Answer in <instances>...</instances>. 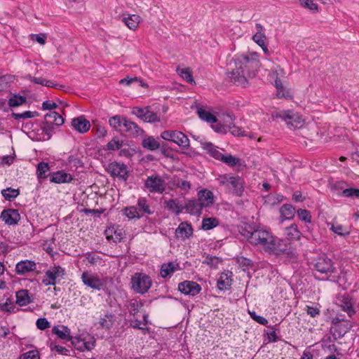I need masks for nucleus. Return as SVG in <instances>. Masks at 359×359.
<instances>
[{"label": "nucleus", "mask_w": 359, "mask_h": 359, "mask_svg": "<svg viewBox=\"0 0 359 359\" xmlns=\"http://www.w3.org/2000/svg\"><path fill=\"white\" fill-rule=\"evenodd\" d=\"M32 302V297L27 290H20L16 292V304L19 306H26Z\"/></svg>", "instance_id": "cd10ccee"}, {"label": "nucleus", "mask_w": 359, "mask_h": 359, "mask_svg": "<svg viewBox=\"0 0 359 359\" xmlns=\"http://www.w3.org/2000/svg\"><path fill=\"white\" fill-rule=\"evenodd\" d=\"M142 145L144 148L150 151H155L160 148L159 142L152 136L144 138L142 140Z\"/></svg>", "instance_id": "c9c22d12"}, {"label": "nucleus", "mask_w": 359, "mask_h": 359, "mask_svg": "<svg viewBox=\"0 0 359 359\" xmlns=\"http://www.w3.org/2000/svg\"><path fill=\"white\" fill-rule=\"evenodd\" d=\"M202 148L217 160L222 161L224 154L218 149V147L213 145L210 142H201Z\"/></svg>", "instance_id": "a878e982"}, {"label": "nucleus", "mask_w": 359, "mask_h": 359, "mask_svg": "<svg viewBox=\"0 0 359 359\" xmlns=\"http://www.w3.org/2000/svg\"><path fill=\"white\" fill-rule=\"evenodd\" d=\"M0 309L3 311L12 313L14 312L15 306L13 304L11 300L8 298L5 303L0 304Z\"/></svg>", "instance_id": "5fc2aeb1"}, {"label": "nucleus", "mask_w": 359, "mask_h": 359, "mask_svg": "<svg viewBox=\"0 0 359 359\" xmlns=\"http://www.w3.org/2000/svg\"><path fill=\"white\" fill-rule=\"evenodd\" d=\"M57 107V104L55 102H50L49 100L45 101L42 104V109L43 110H51L55 109Z\"/></svg>", "instance_id": "774afa93"}, {"label": "nucleus", "mask_w": 359, "mask_h": 359, "mask_svg": "<svg viewBox=\"0 0 359 359\" xmlns=\"http://www.w3.org/2000/svg\"><path fill=\"white\" fill-rule=\"evenodd\" d=\"M205 262L210 267L216 268L217 264L221 262V259L216 257H210L205 259Z\"/></svg>", "instance_id": "0e129e2a"}, {"label": "nucleus", "mask_w": 359, "mask_h": 359, "mask_svg": "<svg viewBox=\"0 0 359 359\" xmlns=\"http://www.w3.org/2000/svg\"><path fill=\"white\" fill-rule=\"evenodd\" d=\"M113 232V229H108L106 231V236L108 240H113L114 242L120 241L121 238L120 234H117L116 231H114L115 237L111 234Z\"/></svg>", "instance_id": "338daca9"}, {"label": "nucleus", "mask_w": 359, "mask_h": 359, "mask_svg": "<svg viewBox=\"0 0 359 359\" xmlns=\"http://www.w3.org/2000/svg\"><path fill=\"white\" fill-rule=\"evenodd\" d=\"M179 268V264L175 262H169L163 264L161 268V276L163 278H166L168 276L174 273Z\"/></svg>", "instance_id": "f704fd0d"}, {"label": "nucleus", "mask_w": 359, "mask_h": 359, "mask_svg": "<svg viewBox=\"0 0 359 359\" xmlns=\"http://www.w3.org/2000/svg\"><path fill=\"white\" fill-rule=\"evenodd\" d=\"M250 317L255 320L257 323L262 325H266L268 323V320L263 316H258L255 311H249Z\"/></svg>", "instance_id": "052dcab7"}, {"label": "nucleus", "mask_w": 359, "mask_h": 359, "mask_svg": "<svg viewBox=\"0 0 359 359\" xmlns=\"http://www.w3.org/2000/svg\"><path fill=\"white\" fill-rule=\"evenodd\" d=\"M123 131L127 133L129 136L138 137L144 134V130L140 128L137 123L128 119Z\"/></svg>", "instance_id": "b1692460"}, {"label": "nucleus", "mask_w": 359, "mask_h": 359, "mask_svg": "<svg viewBox=\"0 0 359 359\" xmlns=\"http://www.w3.org/2000/svg\"><path fill=\"white\" fill-rule=\"evenodd\" d=\"M73 180L72 175L62 170L57 171L51 175L50 181L56 184L69 183Z\"/></svg>", "instance_id": "5701e85b"}, {"label": "nucleus", "mask_w": 359, "mask_h": 359, "mask_svg": "<svg viewBox=\"0 0 359 359\" xmlns=\"http://www.w3.org/2000/svg\"><path fill=\"white\" fill-rule=\"evenodd\" d=\"M222 161L225 163L226 164L233 166L237 164L238 159L233 157L231 154L224 155L222 158Z\"/></svg>", "instance_id": "bf43d9fd"}, {"label": "nucleus", "mask_w": 359, "mask_h": 359, "mask_svg": "<svg viewBox=\"0 0 359 359\" xmlns=\"http://www.w3.org/2000/svg\"><path fill=\"white\" fill-rule=\"evenodd\" d=\"M230 133L234 136H244L245 135V131L242 130L240 127L234 125L230 124L229 126Z\"/></svg>", "instance_id": "13d9d810"}, {"label": "nucleus", "mask_w": 359, "mask_h": 359, "mask_svg": "<svg viewBox=\"0 0 359 359\" xmlns=\"http://www.w3.org/2000/svg\"><path fill=\"white\" fill-rule=\"evenodd\" d=\"M50 167L48 163L41 162L37 165L36 174L38 178L44 179L46 177V172L49 170Z\"/></svg>", "instance_id": "49530a36"}, {"label": "nucleus", "mask_w": 359, "mask_h": 359, "mask_svg": "<svg viewBox=\"0 0 359 359\" xmlns=\"http://www.w3.org/2000/svg\"><path fill=\"white\" fill-rule=\"evenodd\" d=\"M197 114L201 119L208 123H213L217 122L216 116L202 107H197Z\"/></svg>", "instance_id": "2f4dec72"}, {"label": "nucleus", "mask_w": 359, "mask_h": 359, "mask_svg": "<svg viewBox=\"0 0 359 359\" xmlns=\"http://www.w3.org/2000/svg\"><path fill=\"white\" fill-rule=\"evenodd\" d=\"M81 279L84 285L95 290L100 291L104 286V283L100 277L97 274L89 271L83 272Z\"/></svg>", "instance_id": "9d476101"}, {"label": "nucleus", "mask_w": 359, "mask_h": 359, "mask_svg": "<svg viewBox=\"0 0 359 359\" xmlns=\"http://www.w3.org/2000/svg\"><path fill=\"white\" fill-rule=\"evenodd\" d=\"M132 288L140 294L146 293L152 285L151 278L145 273H136L131 278Z\"/></svg>", "instance_id": "423d86ee"}, {"label": "nucleus", "mask_w": 359, "mask_h": 359, "mask_svg": "<svg viewBox=\"0 0 359 359\" xmlns=\"http://www.w3.org/2000/svg\"><path fill=\"white\" fill-rule=\"evenodd\" d=\"M29 81L36 83V84H41L42 86H45L46 87H51L55 89H62L65 88V86L55 83L54 81L50 80H46L41 77H35V76H29Z\"/></svg>", "instance_id": "bb28decb"}, {"label": "nucleus", "mask_w": 359, "mask_h": 359, "mask_svg": "<svg viewBox=\"0 0 359 359\" xmlns=\"http://www.w3.org/2000/svg\"><path fill=\"white\" fill-rule=\"evenodd\" d=\"M300 5L311 11L317 12L318 11V6L314 2V0H299Z\"/></svg>", "instance_id": "8fccbe9b"}, {"label": "nucleus", "mask_w": 359, "mask_h": 359, "mask_svg": "<svg viewBox=\"0 0 359 359\" xmlns=\"http://www.w3.org/2000/svg\"><path fill=\"white\" fill-rule=\"evenodd\" d=\"M26 102V97L21 95H13L8 100V105L12 107H16L22 105Z\"/></svg>", "instance_id": "de8ad7c7"}, {"label": "nucleus", "mask_w": 359, "mask_h": 359, "mask_svg": "<svg viewBox=\"0 0 359 359\" xmlns=\"http://www.w3.org/2000/svg\"><path fill=\"white\" fill-rule=\"evenodd\" d=\"M123 214L129 219H140L142 217V214L140 212L137 207L130 206L127 207L123 210Z\"/></svg>", "instance_id": "a19ab883"}, {"label": "nucleus", "mask_w": 359, "mask_h": 359, "mask_svg": "<svg viewBox=\"0 0 359 359\" xmlns=\"http://www.w3.org/2000/svg\"><path fill=\"white\" fill-rule=\"evenodd\" d=\"M178 290L186 295L195 296L200 292L201 288L198 283L186 280L178 285Z\"/></svg>", "instance_id": "2eb2a0df"}, {"label": "nucleus", "mask_w": 359, "mask_h": 359, "mask_svg": "<svg viewBox=\"0 0 359 359\" xmlns=\"http://www.w3.org/2000/svg\"><path fill=\"white\" fill-rule=\"evenodd\" d=\"M52 332L60 339L65 341H71L72 339L70 330L63 325L54 326L52 329Z\"/></svg>", "instance_id": "412c9836"}, {"label": "nucleus", "mask_w": 359, "mask_h": 359, "mask_svg": "<svg viewBox=\"0 0 359 359\" xmlns=\"http://www.w3.org/2000/svg\"><path fill=\"white\" fill-rule=\"evenodd\" d=\"M306 313L311 316V317H316L320 314V307L315 306H306Z\"/></svg>", "instance_id": "680f3d73"}, {"label": "nucleus", "mask_w": 359, "mask_h": 359, "mask_svg": "<svg viewBox=\"0 0 359 359\" xmlns=\"http://www.w3.org/2000/svg\"><path fill=\"white\" fill-rule=\"evenodd\" d=\"M314 266L316 270L320 273L331 274L335 271L332 259L324 255L317 258Z\"/></svg>", "instance_id": "f8f14e48"}, {"label": "nucleus", "mask_w": 359, "mask_h": 359, "mask_svg": "<svg viewBox=\"0 0 359 359\" xmlns=\"http://www.w3.org/2000/svg\"><path fill=\"white\" fill-rule=\"evenodd\" d=\"M125 25L131 30H135L140 22V17L137 15H129L123 18Z\"/></svg>", "instance_id": "473e14b6"}, {"label": "nucleus", "mask_w": 359, "mask_h": 359, "mask_svg": "<svg viewBox=\"0 0 359 359\" xmlns=\"http://www.w3.org/2000/svg\"><path fill=\"white\" fill-rule=\"evenodd\" d=\"M342 195L346 197L359 198V189H346L343 190Z\"/></svg>", "instance_id": "6e6d98bb"}, {"label": "nucleus", "mask_w": 359, "mask_h": 359, "mask_svg": "<svg viewBox=\"0 0 359 359\" xmlns=\"http://www.w3.org/2000/svg\"><path fill=\"white\" fill-rule=\"evenodd\" d=\"M0 218L8 225H15L20 219V215L17 210L7 209L4 210Z\"/></svg>", "instance_id": "dca6fc26"}, {"label": "nucleus", "mask_w": 359, "mask_h": 359, "mask_svg": "<svg viewBox=\"0 0 359 359\" xmlns=\"http://www.w3.org/2000/svg\"><path fill=\"white\" fill-rule=\"evenodd\" d=\"M264 238L259 245V248L266 252L276 255H287L288 257H294L295 252L291 244L286 241L274 236L270 231H266Z\"/></svg>", "instance_id": "f03ea898"}, {"label": "nucleus", "mask_w": 359, "mask_h": 359, "mask_svg": "<svg viewBox=\"0 0 359 359\" xmlns=\"http://www.w3.org/2000/svg\"><path fill=\"white\" fill-rule=\"evenodd\" d=\"M45 119L53 126H61L64 123L63 118L56 111H50L45 116Z\"/></svg>", "instance_id": "7c9ffc66"}, {"label": "nucleus", "mask_w": 359, "mask_h": 359, "mask_svg": "<svg viewBox=\"0 0 359 359\" xmlns=\"http://www.w3.org/2000/svg\"><path fill=\"white\" fill-rule=\"evenodd\" d=\"M220 186H223L229 193L241 196L244 191V182L238 175L231 173L219 175L216 179Z\"/></svg>", "instance_id": "7ed1b4c3"}, {"label": "nucleus", "mask_w": 359, "mask_h": 359, "mask_svg": "<svg viewBox=\"0 0 359 359\" xmlns=\"http://www.w3.org/2000/svg\"><path fill=\"white\" fill-rule=\"evenodd\" d=\"M231 272L222 273L217 281V287L220 290H227L231 288L232 284Z\"/></svg>", "instance_id": "393cba45"}, {"label": "nucleus", "mask_w": 359, "mask_h": 359, "mask_svg": "<svg viewBox=\"0 0 359 359\" xmlns=\"http://www.w3.org/2000/svg\"><path fill=\"white\" fill-rule=\"evenodd\" d=\"M137 210L142 214V216L146 215H152L154 211L150 208V206L145 198H140L137 200Z\"/></svg>", "instance_id": "58836bf2"}, {"label": "nucleus", "mask_w": 359, "mask_h": 359, "mask_svg": "<svg viewBox=\"0 0 359 359\" xmlns=\"http://www.w3.org/2000/svg\"><path fill=\"white\" fill-rule=\"evenodd\" d=\"M36 269V263L31 260H23L17 263L15 272L18 275H24Z\"/></svg>", "instance_id": "6ab92c4d"}, {"label": "nucleus", "mask_w": 359, "mask_h": 359, "mask_svg": "<svg viewBox=\"0 0 359 359\" xmlns=\"http://www.w3.org/2000/svg\"><path fill=\"white\" fill-rule=\"evenodd\" d=\"M65 276V269L59 266L54 265L48 268L42 279V283L46 286L55 285Z\"/></svg>", "instance_id": "20e7f679"}, {"label": "nucleus", "mask_w": 359, "mask_h": 359, "mask_svg": "<svg viewBox=\"0 0 359 359\" xmlns=\"http://www.w3.org/2000/svg\"><path fill=\"white\" fill-rule=\"evenodd\" d=\"M41 128H42V133H43L42 139H48V140H50L53 133L54 126L46 121Z\"/></svg>", "instance_id": "37998d69"}, {"label": "nucleus", "mask_w": 359, "mask_h": 359, "mask_svg": "<svg viewBox=\"0 0 359 359\" xmlns=\"http://www.w3.org/2000/svg\"><path fill=\"white\" fill-rule=\"evenodd\" d=\"M161 137L165 140L175 143L182 149H188L189 148V140L181 131L164 130L161 133Z\"/></svg>", "instance_id": "39448f33"}, {"label": "nucleus", "mask_w": 359, "mask_h": 359, "mask_svg": "<svg viewBox=\"0 0 359 359\" xmlns=\"http://www.w3.org/2000/svg\"><path fill=\"white\" fill-rule=\"evenodd\" d=\"M192 234V226L187 222H181L175 229V237L179 240L184 241L190 238Z\"/></svg>", "instance_id": "f3484780"}, {"label": "nucleus", "mask_w": 359, "mask_h": 359, "mask_svg": "<svg viewBox=\"0 0 359 359\" xmlns=\"http://www.w3.org/2000/svg\"><path fill=\"white\" fill-rule=\"evenodd\" d=\"M275 117L283 120L289 128H301L304 125V119L297 113L291 111H281L276 112Z\"/></svg>", "instance_id": "0eeeda50"}, {"label": "nucleus", "mask_w": 359, "mask_h": 359, "mask_svg": "<svg viewBox=\"0 0 359 359\" xmlns=\"http://www.w3.org/2000/svg\"><path fill=\"white\" fill-rule=\"evenodd\" d=\"M297 216L300 220H302L306 223H310L311 222V214L306 210L299 209L297 210Z\"/></svg>", "instance_id": "3c124183"}, {"label": "nucleus", "mask_w": 359, "mask_h": 359, "mask_svg": "<svg viewBox=\"0 0 359 359\" xmlns=\"http://www.w3.org/2000/svg\"><path fill=\"white\" fill-rule=\"evenodd\" d=\"M123 145V141L113 139L110 142H109L107 144V148L110 151L118 150L121 148Z\"/></svg>", "instance_id": "603ef678"}, {"label": "nucleus", "mask_w": 359, "mask_h": 359, "mask_svg": "<svg viewBox=\"0 0 359 359\" xmlns=\"http://www.w3.org/2000/svg\"><path fill=\"white\" fill-rule=\"evenodd\" d=\"M72 126L80 133H86L90 128V122L83 116L74 118L72 121Z\"/></svg>", "instance_id": "a211bd4d"}, {"label": "nucleus", "mask_w": 359, "mask_h": 359, "mask_svg": "<svg viewBox=\"0 0 359 359\" xmlns=\"http://www.w3.org/2000/svg\"><path fill=\"white\" fill-rule=\"evenodd\" d=\"M128 119L122 116L116 115L111 117L109 120V125L113 127L116 130L123 131L126 126V122Z\"/></svg>", "instance_id": "c85d7f7f"}, {"label": "nucleus", "mask_w": 359, "mask_h": 359, "mask_svg": "<svg viewBox=\"0 0 359 359\" xmlns=\"http://www.w3.org/2000/svg\"><path fill=\"white\" fill-rule=\"evenodd\" d=\"M71 342L74 347L80 351H91L95 346V339L90 335L83 338L72 337Z\"/></svg>", "instance_id": "9b49d317"}, {"label": "nucleus", "mask_w": 359, "mask_h": 359, "mask_svg": "<svg viewBox=\"0 0 359 359\" xmlns=\"http://www.w3.org/2000/svg\"><path fill=\"white\" fill-rule=\"evenodd\" d=\"M179 75L187 82L195 83L192 76L191 71L189 68L177 69Z\"/></svg>", "instance_id": "c03bdc74"}, {"label": "nucleus", "mask_w": 359, "mask_h": 359, "mask_svg": "<svg viewBox=\"0 0 359 359\" xmlns=\"http://www.w3.org/2000/svg\"><path fill=\"white\" fill-rule=\"evenodd\" d=\"M47 36L45 34H39L32 35V39L37 41L39 43L43 45L46 43Z\"/></svg>", "instance_id": "69168bd1"}, {"label": "nucleus", "mask_w": 359, "mask_h": 359, "mask_svg": "<svg viewBox=\"0 0 359 359\" xmlns=\"http://www.w3.org/2000/svg\"><path fill=\"white\" fill-rule=\"evenodd\" d=\"M330 230L332 231L334 233L340 236H346L350 234V230L348 228L344 227V226L337 224H331Z\"/></svg>", "instance_id": "79ce46f5"}, {"label": "nucleus", "mask_w": 359, "mask_h": 359, "mask_svg": "<svg viewBox=\"0 0 359 359\" xmlns=\"http://www.w3.org/2000/svg\"><path fill=\"white\" fill-rule=\"evenodd\" d=\"M20 359H40V355L37 350H32L22 354Z\"/></svg>", "instance_id": "864d4df0"}, {"label": "nucleus", "mask_w": 359, "mask_h": 359, "mask_svg": "<svg viewBox=\"0 0 359 359\" xmlns=\"http://www.w3.org/2000/svg\"><path fill=\"white\" fill-rule=\"evenodd\" d=\"M36 325L38 329L45 330L50 327V323L46 318H40L36 322Z\"/></svg>", "instance_id": "4d7b16f0"}, {"label": "nucleus", "mask_w": 359, "mask_h": 359, "mask_svg": "<svg viewBox=\"0 0 359 359\" xmlns=\"http://www.w3.org/2000/svg\"><path fill=\"white\" fill-rule=\"evenodd\" d=\"M285 235L287 239L299 240L302 233L298 229L297 225L292 224L290 226L285 228Z\"/></svg>", "instance_id": "72a5a7b5"}, {"label": "nucleus", "mask_w": 359, "mask_h": 359, "mask_svg": "<svg viewBox=\"0 0 359 359\" xmlns=\"http://www.w3.org/2000/svg\"><path fill=\"white\" fill-rule=\"evenodd\" d=\"M50 347L51 351H55L59 354L65 355H69V351L63 346H61L59 345L51 344L50 346Z\"/></svg>", "instance_id": "e2e57ef3"}, {"label": "nucleus", "mask_w": 359, "mask_h": 359, "mask_svg": "<svg viewBox=\"0 0 359 359\" xmlns=\"http://www.w3.org/2000/svg\"><path fill=\"white\" fill-rule=\"evenodd\" d=\"M256 33L253 35V41L259 46H263L266 40V35L264 33V27L259 23L255 24Z\"/></svg>", "instance_id": "c756f323"}, {"label": "nucleus", "mask_w": 359, "mask_h": 359, "mask_svg": "<svg viewBox=\"0 0 359 359\" xmlns=\"http://www.w3.org/2000/svg\"><path fill=\"white\" fill-rule=\"evenodd\" d=\"M107 171L111 176L118 177L123 181L128 178L127 167L123 163L111 162L108 165Z\"/></svg>", "instance_id": "4468645a"}, {"label": "nucleus", "mask_w": 359, "mask_h": 359, "mask_svg": "<svg viewBox=\"0 0 359 359\" xmlns=\"http://www.w3.org/2000/svg\"><path fill=\"white\" fill-rule=\"evenodd\" d=\"M198 201L204 207L210 206L214 202L213 193L208 189H202L198 193Z\"/></svg>", "instance_id": "4be33fe9"}, {"label": "nucleus", "mask_w": 359, "mask_h": 359, "mask_svg": "<svg viewBox=\"0 0 359 359\" xmlns=\"http://www.w3.org/2000/svg\"><path fill=\"white\" fill-rule=\"evenodd\" d=\"M203 208L199 201H189L185 205L187 211L191 215H200Z\"/></svg>", "instance_id": "4c0bfd02"}, {"label": "nucleus", "mask_w": 359, "mask_h": 359, "mask_svg": "<svg viewBox=\"0 0 359 359\" xmlns=\"http://www.w3.org/2000/svg\"><path fill=\"white\" fill-rule=\"evenodd\" d=\"M165 207L168 210L175 212L176 215H179L182 212L183 207L179 204L176 200L170 199L164 202Z\"/></svg>", "instance_id": "ea45409f"}, {"label": "nucleus", "mask_w": 359, "mask_h": 359, "mask_svg": "<svg viewBox=\"0 0 359 359\" xmlns=\"http://www.w3.org/2000/svg\"><path fill=\"white\" fill-rule=\"evenodd\" d=\"M218 225V221L214 217H209L203 219L202 229L210 230Z\"/></svg>", "instance_id": "09e8293b"}, {"label": "nucleus", "mask_w": 359, "mask_h": 359, "mask_svg": "<svg viewBox=\"0 0 359 359\" xmlns=\"http://www.w3.org/2000/svg\"><path fill=\"white\" fill-rule=\"evenodd\" d=\"M259 62L252 57L240 56L233 60V66L228 73L229 79L236 83L245 86L247 79L253 77L258 67Z\"/></svg>", "instance_id": "f257e3e1"}, {"label": "nucleus", "mask_w": 359, "mask_h": 359, "mask_svg": "<svg viewBox=\"0 0 359 359\" xmlns=\"http://www.w3.org/2000/svg\"><path fill=\"white\" fill-rule=\"evenodd\" d=\"M131 113L143 121L147 123L158 122L161 120L158 114L152 111L149 107L144 108L135 107L132 109Z\"/></svg>", "instance_id": "6e6552de"}, {"label": "nucleus", "mask_w": 359, "mask_h": 359, "mask_svg": "<svg viewBox=\"0 0 359 359\" xmlns=\"http://www.w3.org/2000/svg\"><path fill=\"white\" fill-rule=\"evenodd\" d=\"M1 194L5 199L12 201L20 194V192L18 189L7 188L1 191Z\"/></svg>", "instance_id": "a18cd8bd"}, {"label": "nucleus", "mask_w": 359, "mask_h": 359, "mask_svg": "<svg viewBox=\"0 0 359 359\" xmlns=\"http://www.w3.org/2000/svg\"><path fill=\"white\" fill-rule=\"evenodd\" d=\"M280 213L283 220L290 219L294 216L295 209L291 205L285 204L280 208Z\"/></svg>", "instance_id": "e433bc0d"}, {"label": "nucleus", "mask_w": 359, "mask_h": 359, "mask_svg": "<svg viewBox=\"0 0 359 359\" xmlns=\"http://www.w3.org/2000/svg\"><path fill=\"white\" fill-rule=\"evenodd\" d=\"M338 304L341 309L347 313L349 317H352L355 311L353 307V303L352 299L348 295H343L338 299Z\"/></svg>", "instance_id": "aec40b11"}, {"label": "nucleus", "mask_w": 359, "mask_h": 359, "mask_svg": "<svg viewBox=\"0 0 359 359\" xmlns=\"http://www.w3.org/2000/svg\"><path fill=\"white\" fill-rule=\"evenodd\" d=\"M145 187L151 193L163 194L165 190V182L160 176H149L144 182Z\"/></svg>", "instance_id": "1a4fd4ad"}, {"label": "nucleus", "mask_w": 359, "mask_h": 359, "mask_svg": "<svg viewBox=\"0 0 359 359\" xmlns=\"http://www.w3.org/2000/svg\"><path fill=\"white\" fill-rule=\"evenodd\" d=\"M266 229H257L253 231L244 230L242 234L252 245L259 247L266 234Z\"/></svg>", "instance_id": "ddd939ff"}]
</instances>
